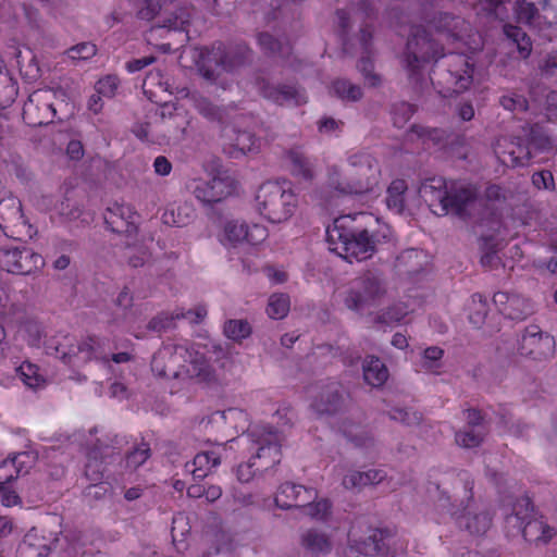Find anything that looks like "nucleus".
Masks as SVG:
<instances>
[{
  "label": "nucleus",
  "instance_id": "obj_1",
  "mask_svg": "<svg viewBox=\"0 0 557 557\" xmlns=\"http://www.w3.org/2000/svg\"><path fill=\"white\" fill-rule=\"evenodd\" d=\"M443 47L434 40L423 26H413L404 53L408 75L418 79L423 66L434 61L430 81L444 98L468 89L473 79L474 62L463 53H443Z\"/></svg>",
  "mask_w": 557,
  "mask_h": 557
},
{
  "label": "nucleus",
  "instance_id": "obj_2",
  "mask_svg": "<svg viewBox=\"0 0 557 557\" xmlns=\"http://www.w3.org/2000/svg\"><path fill=\"white\" fill-rule=\"evenodd\" d=\"M152 372L165 379H191L198 383H209L214 371L202 352L187 342L163 343L151 360Z\"/></svg>",
  "mask_w": 557,
  "mask_h": 557
},
{
  "label": "nucleus",
  "instance_id": "obj_3",
  "mask_svg": "<svg viewBox=\"0 0 557 557\" xmlns=\"http://www.w3.org/2000/svg\"><path fill=\"white\" fill-rule=\"evenodd\" d=\"M372 219V214L367 212L336 218L325 231L330 250L349 262L352 259L361 261L370 258L375 245L367 225Z\"/></svg>",
  "mask_w": 557,
  "mask_h": 557
},
{
  "label": "nucleus",
  "instance_id": "obj_4",
  "mask_svg": "<svg viewBox=\"0 0 557 557\" xmlns=\"http://www.w3.org/2000/svg\"><path fill=\"white\" fill-rule=\"evenodd\" d=\"M454 502L438 484H434L438 492V505L445 508L455 523L472 535H483L492 524V516L487 511L476 512L473 495L474 479L466 470L459 471L453 481Z\"/></svg>",
  "mask_w": 557,
  "mask_h": 557
},
{
  "label": "nucleus",
  "instance_id": "obj_5",
  "mask_svg": "<svg viewBox=\"0 0 557 557\" xmlns=\"http://www.w3.org/2000/svg\"><path fill=\"white\" fill-rule=\"evenodd\" d=\"M108 349L106 341L98 336H88L78 342L74 336L65 335L54 346L55 356L70 366H81L90 361L108 363L110 360L124 363L132 358V355L126 351L112 354L109 357Z\"/></svg>",
  "mask_w": 557,
  "mask_h": 557
},
{
  "label": "nucleus",
  "instance_id": "obj_6",
  "mask_svg": "<svg viewBox=\"0 0 557 557\" xmlns=\"http://www.w3.org/2000/svg\"><path fill=\"white\" fill-rule=\"evenodd\" d=\"M297 205L298 197L285 181L264 182L255 196L256 211L271 223H282L290 219Z\"/></svg>",
  "mask_w": 557,
  "mask_h": 557
},
{
  "label": "nucleus",
  "instance_id": "obj_7",
  "mask_svg": "<svg viewBox=\"0 0 557 557\" xmlns=\"http://www.w3.org/2000/svg\"><path fill=\"white\" fill-rule=\"evenodd\" d=\"M348 163L355 169L356 178L349 182L341 181L336 166L329 169V184L342 194L363 195L377 188L381 178L379 162L367 152H357L348 157Z\"/></svg>",
  "mask_w": 557,
  "mask_h": 557
},
{
  "label": "nucleus",
  "instance_id": "obj_8",
  "mask_svg": "<svg viewBox=\"0 0 557 557\" xmlns=\"http://www.w3.org/2000/svg\"><path fill=\"white\" fill-rule=\"evenodd\" d=\"M250 55L251 49L245 42L225 47L218 41L211 47L200 48L196 63L206 79L215 81L220 71L232 72L248 61Z\"/></svg>",
  "mask_w": 557,
  "mask_h": 557
},
{
  "label": "nucleus",
  "instance_id": "obj_9",
  "mask_svg": "<svg viewBox=\"0 0 557 557\" xmlns=\"http://www.w3.org/2000/svg\"><path fill=\"white\" fill-rule=\"evenodd\" d=\"M507 527L517 529L523 539L530 543L547 544L555 535V530L535 518L534 506L529 496L518 498L512 505V512L506 517Z\"/></svg>",
  "mask_w": 557,
  "mask_h": 557
},
{
  "label": "nucleus",
  "instance_id": "obj_10",
  "mask_svg": "<svg viewBox=\"0 0 557 557\" xmlns=\"http://www.w3.org/2000/svg\"><path fill=\"white\" fill-rule=\"evenodd\" d=\"M386 294V285L377 270H367L352 280L345 305L356 312L377 306Z\"/></svg>",
  "mask_w": 557,
  "mask_h": 557
},
{
  "label": "nucleus",
  "instance_id": "obj_11",
  "mask_svg": "<svg viewBox=\"0 0 557 557\" xmlns=\"http://www.w3.org/2000/svg\"><path fill=\"white\" fill-rule=\"evenodd\" d=\"M45 265L42 256L24 244L0 247V270L14 275H29Z\"/></svg>",
  "mask_w": 557,
  "mask_h": 557
},
{
  "label": "nucleus",
  "instance_id": "obj_12",
  "mask_svg": "<svg viewBox=\"0 0 557 557\" xmlns=\"http://www.w3.org/2000/svg\"><path fill=\"white\" fill-rule=\"evenodd\" d=\"M195 198L206 206L222 202L235 194L237 181L227 171H218L210 178H195L190 185Z\"/></svg>",
  "mask_w": 557,
  "mask_h": 557
},
{
  "label": "nucleus",
  "instance_id": "obj_13",
  "mask_svg": "<svg viewBox=\"0 0 557 557\" xmlns=\"http://www.w3.org/2000/svg\"><path fill=\"white\" fill-rule=\"evenodd\" d=\"M245 437L256 449V454L249 459L257 462V470L264 472L281 462V440L276 431L272 429L249 431Z\"/></svg>",
  "mask_w": 557,
  "mask_h": 557
},
{
  "label": "nucleus",
  "instance_id": "obj_14",
  "mask_svg": "<svg viewBox=\"0 0 557 557\" xmlns=\"http://www.w3.org/2000/svg\"><path fill=\"white\" fill-rule=\"evenodd\" d=\"M479 197L476 185L466 182H456L449 185L444 205L441 210H435L436 215L454 214L466 220L470 216V209Z\"/></svg>",
  "mask_w": 557,
  "mask_h": 557
},
{
  "label": "nucleus",
  "instance_id": "obj_15",
  "mask_svg": "<svg viewBox=\"0 0 557 557\" xmlns=\"http://www.w3.org/2000/svg\"><path fill=\"white\" fill-rule=\"evenodd\" d=\"M55 92L52 89L34 90L23 106L22 117L30 127H38L53 122L57 110L53 104Z\"/></svg>",
  "mask_w": 557,
  "mask_h": 557
},
{
  "label": "nucleus",
  "instance_id": "obj_16",
  "mask_svg": "<svg viewBox=\"0 0 557 557\" xmlns=\"http://www.w3.org/2000/svg\"><path fill=\"white\" fill-rule=\"evenodd\" d=\"M255 86L262 98L281 107H300L308 101L305 88L297 84L273 85L258 76Z\"/></svg>",
  "mask_w": 557,
  "mask_h": 557
},
{
  "label": "nucleus",
  "instance_id": "obj_17",
  "mask_svg": "<svg viewBox=\"0 0 557 557\" xmlns=\"http://www.w3.org/2000/svg\"><path fill=\"white\" fill-rule=\"evenodd\" d=\"M518 350L521 356L533 360L547 359L555 352V338L539 325L532 324L524 329Z\"/></svg>",
  "mask_w": 557,
  "mask_h": 557
},
{
  "label": "nucleus",
  "instance_id": "obj_18",
  "mask_svg": "<svg viewBox=\"0 0 557 557\" xmlns=\"http://www.w3.org/2000/svg\"><path fill=\"white\" fill-rule=\"evenodd\" d=\"M29 227L23 213L22 203L10 196L0 200V228L9 237L21 236Z\"/></svg>",
  "mask_w": 557,
  "mask_h": 557
},
{
  "label": "nucleus",
  "instance_id": "obj_19",
  "mask_svg": "<svg viewBox=\"0 0 557 557\" xmlns=\"http://www.w3.org/2000/svg\"><path fill=\"white\" fill-rule=\"evenodd\" d=\"M136 215L134 207L115 201L106 209L103 219L111 232L132 235L137 230Z\"/></svg>",
  "mask_w": 557,
  "mask_h": 557
},
{
  "label": "nucleus",
  "instance_id": "obj_20",
  "mask_svg": "<svg viewBox=\"0 0 557 557\" xmlns=\"http://www.w3.org/2000/svg\"><path fill=\"white\" fill-rule=\"evenodd\" d=\"M318 491L301 484L285 482L277 488L274 502L282 509L301 508L306 503L317 499Z\"/></svg>",
  "mask_w": 557,
  "mask_h": 557
},
{
  "label": "nucleus",
  "instance_id": "obj_21",
  "mask_svg": "<svg viewBox=\"0 0 557 557\" xmlns=\"http://www.w3.org/2000/svg\"><path fill=\"white\" fill-rule=\"evenodd\" d=\"M493 302L499 313L510 320H523L532 311L529 300L518 294L497 292L493 296Z\"/></svg>",
  "mask_w": 557,
  "mask_h": 557
},
{
  "label": "nucleus",
  "instance_id": "obj_22",
  "mask_svg": "<svg viewBox=\"0 0 557 557\" xmlns=\"http://www.w3.org/2000/svg\"><path fill=\"white\" fill-rule=\"evenodd\" d=\"M221 450H224V447L218 446L197 454L191 461L185 463V471L190 473L195 480L205 479L213 468L221 463Z\"/></svg>",
  "mask_w": 557,
  "mask_h": 557
},
{
  "label": "nucleus",
  "instance_id": "obj_23",
  "mask_svg": "<svg viewBox=\"0 0 557 557\" xmlns=\"http://www.w3.org/2000/svg\"><path fill=\"white\" fill-rule=\"evenodd\" d=\"M448 188L444 177L433 176L421 183L419 194L435 213V210H441V205H444Z\"/></svg>",
  "mask_w": 557,
  "mask_h": 557
},
{
  "label": "nucleus",
  "instance_id": "obj_24",
  "mask_svg": "<svg viewBox=\"0 0 557 557\" xmlns=\"http://www.w3.org/2000/svg\"><path fill=\"white\" fill-rule=\"evenodd\" d=\"M343 403L344 399L343 395L339 393V385L332 382L327 384L320 396L313 400L311 407L320 416L334 414L342 409Z\"/></svg>",
  "mask_w": 557,
  "mask_h": 557
},
{
  "label": "nucleus",
  "instance_id": "obj_25",
  "mask_svg": "<svg viewBox=\"0 0 557 557\" xmlns=\"http://www.w3.org/2000/svg\"><path fill=\"white\" fill-rule=\"evenodd\" d=\"M113 449L109 446H106L103 448V451L99 447L91 448L87 454V463L85 466V475L90 481L94 482L91 487L97 490H103V493L106 490L101 486H98V483L101 482L103 479L104 473V458L110 456V451Z\"/></svg>",
  "mask_w": 557,
  "mask_h": 557
},
{
  "label": "nucleus",
  "instance_id": "obj_26",
  "mask_svg": "<svg viewBox=\"0 0 557 557\" xmlns=\"http://www.w3.org/2000/svg\"><path fill=\"white\" fill-rule=\"evenodd\" d=\"M222 136L233 141V146L242 153L256 152L259 149V139L248 131L236 129L227 124L221 127Z\"/></svg>",
  "mask_w": 557,
  "mask_h": 557
},
{
  "label": "nucleus",
  "instance_id": "obj_27",
  "mask_svg": "<svg viewBox=\"0 0 557 557\" xmlns=\"http://www.w3.org/2000/svg\"><path fill=\"white\" fill-rule=\"evenodd\" d=\"M300 544L312 555H325L332 550L331 536L314 528L308 529L301 534Z\"/></svg>",
  "mask_w": 557,
  "mask_h": 557
},
{
  "label": "nucleus",
  "instance_id": "obj_28",
  "mask_svg": "<svg viewBox=\"0 0 557 557\" xmlns=\"http://www.w3.org/2000/svg\"><path fill=\"white\" fill-rule=\"evenodd\" d=\"M51 547L44 536H39L34 530L25 534L17 547V557H48Z\"/></svg>",
  "mask_w": 557,
  "mask_h": 557
},
{
  "label": "nucleus",
  "instance_id": "obj_29",
  "mask_svg": "<svg viewBox=\"0 0 557 557\" xmlns=\"http://www.w3.org/2000/svg\"><path fill=\"white\" fill-rule=\"evenodd\" d=\"M257 40L260 49L264 54L269 57H276L285 62H289L293 49L288 41H282L277 38H274L267 32L259 33Z\"/></svg>",
  "mask_w": 557,
  "mask_h": 557
},
{
  "label": "nucleus",
  "instance_id": "obj_30",
  "mask_svg": "<svg viewBox=\"0 0 557 557\" xmlns=\"http://www.w3.org/2000/svg\"><path fill=\"white\" fill-rule=\"evenodd\" d=\"M289 161L290 173L296 178L311 181L313 178V163L299 149H290L286 153Z\"/></svg>",
  "mask_w": 557,
  "mask_h": 557
},
{
  "label": "nucleus",
  "instance_id": "obj_31",
  "mask_svg": "<svg viewBox=\"0 0 557 557\" xmlns=\"http://www.w3.org/2000/svg\"><path fill=\"white\" fill-rule=\"evenodd\" d=\"M363 379L373 387L382 386L388 379L386 366L375 356H369L363 362Z\"/></svg>",
  "mask_w": 557,
  "mask_h": 557
},
{
  "label": "nucleus",
  "instance_id": "obj_32",
  "mask_svg": "<svg viewBox=\"0 0 557 557\" xmlns=\"http://www.w3.org/2000/svg\"><path fill=\"white\" fill-rule=\"evenodd\" d=\"M385 476V471L380 469H371L364 472L354 471L344 476L343 485L345 488H360L367 485L379 484Z\"/></svg>",
  "mask_w": 557,
  "mask_h": 557
},
{
  "label": "nucleus",
  "instance_id": "obj_33",
  "mask_svg": "<svg viewBox=\"0 0 557 557\" xmlns=\"http://www.w3.org/2000/svg\"><path fill=\"white\" fill-rule=\"evenodd\" d=\"M408 185L405 180L396 178L391 182L386 190V206L396 214H401L406 207V191Z\"/></svg>",
  "mask_w": 557,
  "mask_h": 557
},
{
  "label": "nucleus",
  "instance_id": "obj_34",
  "mask_svg": "<svg viewBox=\"0 0 557 557\" xmlns=\"http://www.w3.org/2000/svg\"><path fill=\"white\" fill-rule=\"evenodd\" d=\"M386 536V530L375 529L367 539L354 541L351 547L364 556H376L384 550V540Z\"/></svg>",
  "mask_w": 557,
  "mask_h": 557
},
{
  "label": "nucleus",
  "instance_id": "obj_35",
  "mask_svg": "<svg viewBox=\"0 0 557 557\" xmlns=\"http://www.w3.org/2000/svg\"><path fill=\"white\" fill-rule=\"evenodd\" d=\"M343 435L351 442L355 447L370 449L374 447V440L360 424L343 422L339 428Z\"/></svg>",
  "mask_w": 557,
  "mask_h": 557
},
{
  "label": "nucleus",
  "instance_id": "obj_36",
  "mask_svg": "<svg viewBox=\"0 0 557 557\" xmlns=\"http://www.w3.org/2000/svg\"><path fill=\"white\" fill-rule=\"evenodd\" d=\"M27 454L21 453L9 457L0 462V486L11 484L23 472L22 458Z\"/></svg>",
  "mask_w": 557,
  "mask_h": 557
},
{
  "label": "nucleus",
  "instance_id": "obj_37",
  "mask_svg": "<svg viewBox=\"0 0 557 557\" xmlns=\"http://www.w3.org/2000/svg\"><path fill=\"white\" fill-rule=\"evenodd\" d=\"M504 32L517 45L520 55L523 59L528 58L532 51V41L527 33L521 27L510 24L504 26Z\"/></svg>",
  "mask_w": 557,
  "mask_h": 557
},
{
  "label": "nucleus",
  "instance_id": "obj_38",
  "mask_svg": "<svg viewBox=\"0 0 557 557\" xmlns=\"http://www.w3.org/2000/svg\"><path fill=\"white\" fill-rule=\"evenodd\" d=\"M332 92L343 101H358L363 95L360 86L344 78L332 83Z\"/></svg>",
  "mask_w": 557,
  "mask_h": 557
},
{
  "label": "nucleus",
  "instance_id": "obj_39",
  "mask_svg": "<svg viewBox=\"0 0 557 557\" xmlns=\"http://www.w3.org/2000/svg\"><path fill=\"white\" fill-rule=\"evenodd\" d=\"M290 309V299L287 294L275 293L270 296L267 313L271 319L281 320L285 318Z\"/></svg>",
  "mask_w": 557,
  "mask_h": 557
},
{
  "label": "nucleus",
  "instance_id": "obj_40",
  "mask_svg": "<svg viewBox=\"0 0 557 557\" xmlns=\"http://www.w3.org/2000/svg\"><path fill=\"white\" fill-rule=\"evenodd\" d=\"M301 508H304L305 515L309 516L313 520L322 522H326L332 513V503L327 498H322L317 502L315 499L310 500Z\"/></svg>",
  "mask_w": 557,
  "mask_h": 557
},
{
  "label": "nucleus",
  "instance_id": "obj_41",
  "mask_svg": "<svg viewBox=\"0 0 557 557\" xmlns=\"http://www.w3.org/2000/svg\"><path fill=\"white\" fill-rule=\"evenodd\" d=\"M488 305L486 298L479 293L471 296V305L469 308V321L475 327H480L487 315Z\"/></svg>",
  "mask_w": 557,
  "mask_h": 557
},
{
  "label": "nucleus",
  "instance_id": "obj_42",
  "mask_svg": "<svg viewBox=\"0 0 557 557\" xmlns=\"http://www.w3.org/2000/svg\"><path fill=\"white\" fill-rule=\"evenodd\" d=\"M16 372L22 382L30 388H37L45 382L42 375L39 373L38 367L32 362L24 361L16 369Z\"/></svg>",
  "mask_w": 557,
  "mask_h": 557
},
{
  "label": "nucleus",
  "instance_id": "obj_43",
  "mask_svg": "<svg viewBox=\"0 0 557 557\" xmlns=\"http://www.w3.org/2000/svg\"><path fill=\"white\" fill-rule=\"evenodd\" d=\"M195 108L206 119L210 121H218L222 125V127L228 124L224 120L225 111L214 106L207 98H197L195 100Z\"/></svg>",
  "mask_w": 557,
  "mask_h": 557
},
{
  "label": "nucleus",
  "instance_id": "obj_44",
  "mask_svg": "<svg viewBox=\"0 0 557 557\" xmlns=\"http://www.w3.org/2000/svg\"><path fill=\"white\" fill-rule=\"evenodd\" d=\"M223 331L227 338L240 342L251 334V326L247 320L232 319L225 322Z\"/></svg>",
  "mask_w": 557,
  "mask_h": 557
},
{
  "label": "nucleus",
  "instance_id": "obj_45",
  "mask_svg": "<svg viewBox=\"0 0 557 557\" xmlns=\"http://www.w3.org/2000/svg\"><path fill=\"white\" fill-rule=\"evenodd\" d=\"M416 111L417 107L406 101L394 103L391 111L394 126L398 128L404 127L416 113Z\"/></svg>",
  "mask_w": 557,
  "mask_h": 557
},
{
  "label": "nucleus",
  "instance_id": "obj_46",
  "mask_svg": "<svg viewBox=\"0 0 557 557\" xmlns=\"http://www.w3.org/2000/svg\"><path fill=\"white\" fill-rule=\"evenodd\" d=\"M221 418L225 421V423L231 424L235 429H239L247 432L249 431H259L258 429H250L248 424V414L246 411L238 408H228L220 412Z\"/></svg>",
  "mask_w": 557,
  "mask_h": 557
},
{
  "label": "nucleus",
  "instance_id": "obj_47",
  "mask_svg": "<svg viewBox=\"0 0 557 557\" xmlns=\"http://www.w3.org/2000/svg\"><path fill=\"white\" fill-rule=\"evenodd\" d=\"M245 227V222L228 221L224 226V238L222 239V243L224 245L227 243L232 246L243 243L244 238L247 236Z\"/></svg>",
  "mask_w": 557,
  "mask_h": 557
},
{
  "label": "nucleus",
  "instance_id": "obj_48",
  "mask_svg": "<svg viewBox=\"0 0 557 557\" xmlns=\"http://www.w3.org/2000/svg\"><path fill=\"white\" fill-rule=\"evenodd\" d=\"M151 456V449L148 443L141 442L126 457V468L135 470L145 463Z\"/></svg>",
  "mask_w": 557,
  "mask_h": 557
},
{
  "label": "nucleus",
  "instance_id": "obj_49",
  "mask_svg": "<svg viewBox=\"0 0 557 557\" xmlns=\"http://www.w3.org/2000/svg\"><path fill=\"white\" fill-rule=\"evenodd\" d=\"M483 436L484 433L482 430L467 428L466 430L456 433L455 441L461 447L473 448L481 444Z\"/></svg>",
  "mask_w": 557,
  "mask_h": 557
},
{
  "label": "nucleus",
  "instance_id": "obj_50",
  "mask_svg": "<svg viewBox=\"0 0 557 557\" xmlns=\"http://www.w3.org/2000/svg\"><path fill=\"white\" fill-rule=\"evenodd\" d=\"M358 62V69L361 72L366 83L371 87H376L381 84L380 75L374 73V63L371 53H364Z\"/></svg>",
  "mask_w": 557,
  "mask_h": 557
},
{
  "label": "nucleus",
  "instance_id": "obj_51",
  "mask_svg": "<svg viewBox=\"0 0 557 557\" xmlns=\"http://www.w3.org/2000/svg\"><path fill=\"white\" fill-rule=\"evenodd\" d=\"M483 198L488 206H503L508 199V190L498 184H490L484 190Z\"/></svg>",
  "mask_w": 557,
  "mask_h": 557
},
{
  "label": "nucleus",
  "instance_id": "obj_52",
  "mask_svg": "<svg viewBox=\"0 0 557 557\" xmlns=\"http://www.w3.org/2000/svg\"><path fill=\"white\" fill-rule=\"evenodd\" d=\"M190 23V13L187 9H178L172 17L163 23V27L169 30L186 32Z\"/></svg>",
  "mask_w": 557,
  "mask_h": 557
},
{
  "label": "nucleus",
  "instance_id": "obj_53",
  "mask_svg": "<svg viewBox=\"0 0 557 557\" xmlns=\"http://www.w3.org/2000/svg\"><path fill=\"white\" fill-rule=\"evenodd\" d=\"M537 8L533 2L521 0L517 1L515 4V13L518 22L531 24L534 17L537 15Z\"/></svg>",
  "mask_w": 557,
  "mask_h": 557
},
{
  "label": "nucleus",
  "instance_id": "obj_54",
  "mask_svg": "<svg viewBox=\"0 0 557 557\" xmlns=\"http://www.w3.org/2000/svg\"><path fill=\"white\" fill-rule=\"evenodd\" d=\"M119 84L117 76L107 75L96 83L95 90L102 97L112 98L117 90Z\"/></svg>",
  "mask_w": 557,
  "mask_h": 557
},
{
  "label": "nucleus",
  "instance_id": "obj_55",
  "mask_svg": "<svg viewBox=\"0 0 557 557\" xmlns=\"http://www.w3.org/2000/svg\"><path fill=\"white\" fill-rule=\"evenodd\" d=\"M444 132L438 128H429L421 125L413 124L410 128V135H416L422 139L423 144L433 141L437 144L442 140Z\"/></svg>",
  "mask_w": 557,
  "mask_h": 557
},
{
  "label": "nucleus",
  "instance_id": "obj_56",
  "mask_svg": "<svg viewBox=\"0 0 557 557\" xmlns=\"http://www.w3.org/2000/svg\"><path fill=\"white\" fill-rule=\"evenodd\" d=\"M164 3L165 0H144L137 11L138 18L152 21L159 14Z\"/></svg>",
  "mask_w": 557,
  "mask_h": 557
},
{
  "label": "nucleus",
  "instance_id": "obj_57",
  "mask_svg": "<svg viewBox=\"0 0 557 557\" xmlns=\"http://www.w3.org/2000/svg\"><path fill=\"white\" fill-rule=\"evenodd\" d=\"M180 319L181 318H176V310L171 314L168 312H161L149 321L148 329L156 332H161L172 327L174 321Z\"/></svg>",
  "mask_w": 557,
  "mask_h": 557
},
{
  "label": "nucleus",
  "instance_id": "obj_58",
  "mask_svg": "<svg viewBox=\"0 0 557 557\" xmlns=\"http://www.w3.org/2000/svg\"><path fill=\"white\" fill-rule=\"evenodd\" d=\"M96 53L97 47L91 42H81L67 50V55L72 60H88Z\"/></svg>",
  "mask_w": 557,
  "mask_h": 557
},
{
  "label": "nucleus",
  "instance_id": "obj_59",
  "mask_svg": "<svg viewBox=\"0 0 557 557\" xmlns=\"http://www.w3.org/2000/svg\"><path fill=\"white\" fill-rule=\"evenodd\" d=\"M500 104L509 111H520L524 112L529 109V102L527 98L522 95L512 94L509 96H503L500 99Z\"/></svg>",
  "mask_w": 557,
  "mask_h": 557
},
{
  "label": "nucleus",
  "instance_id": "obj_60",
  "mask_svg": "<svg viewBox=\"0 0 557 557\" xmlns=\"http://www.w3.org/2000/svg\"><path fill=\"white\" fill-rule=\"evenodd\" d=\"M444 350L437 346H431L423 351V368L429 371L440 367V360L443 358Z\"/></svg>",
  "mask_w": 557,
  "mask_h": 557
},
{
  "label": "nucleus",
  "instance_id": "obj_61",
  "mask_svg": "<svg viewBox=\"0 0 557 557\" xmlns=\"http://www.w3.org/2000/svg\"><path fill=\"white\" fill-rule=\"evenodd\" d=\"M245 231L247 236L244 238V242L250 245H258L268 237L267 227L260 224H246Z\"/></svg>",
  "mask_w": 557,
  "mask_h": 557
},
{
  "label": "nucleus",
  "instance_id": "obj_62",
  "mask_svg": "<svg viewBox=\"0 0 557 557\" xmlns=\"http://www.w3.org/2000/svg\"><path fill=\"white\" fill-rule=\"evenodd\" d=\"M257 462L251 461L250 459L247 462L238 465L236 469L237 480L242 483L250 482L257 473H261L260 470H257Z\"/></svg>",
  "mask_w": 557,
  "mask_h": 557
},
{
  "label": "nucleus",
  "instance_id": "obj_63",
  "mask_svg": "<svg viewBox=\"0 0 557 557\" xmlns=\"http://www.w3.org/2000/svg\"><path fill=\"white\" fill-rule=\"evenodd\" d=\"M391 418L398 420L407 425L420 423L422 416L417 411H410L408 409H395L391 413Z\"/></svg>",
  "mask_w": 557,
  "mask_h": 557
},
{
  "label": "nucleus",
  "instance_id": "obj_64",
  "mask_svg": "<svg viewBox=\"0 0 557 557\" xmlns=\"http://www.w3.org/2000/svg\"><path fill=\"white\" fill-rule=\"evenodd\" d=\"M207 308L203 305H198L194 309L187 311L176 310V318L187 319L191 323H200L207 315Z\"/></svg>",
  "mask_w": 557,
  "mask_h": 557
}]
</instances>
